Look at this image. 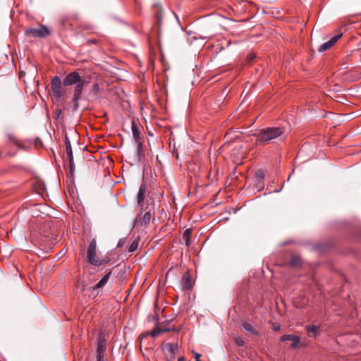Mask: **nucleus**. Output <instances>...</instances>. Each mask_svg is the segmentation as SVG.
<instances>
[{"instance_id":"obj_1","label":"nucleus","mask_w":361,"mask_h":361,"mask_svg":"<svg viewBox=\"0 0 361 361\" xmlns=\"http://www.w3.org/2000/svg\"><path fill=\"white\" fill-rule=\"evenodd\" d=\"M87 83L78 72L73 71L68 73L63 80L64 86L75 85L74 87L73 96L72 98V111L75 112L79 107V102L82 98V92L84 85Z\"/></svg>"},{"instance_id":"obj_2","label":"nucleus","mask_w":361,"mask_h":361,"mask_svg":"<svg viewBox=\"0 0 361 361\" xmlns=\"http://www.w3.org/2000/svg\"><path fill=\"white\" fill-rule=\"evenodd\" d=\"M286 129L284 127H270L263 128L259 130L256 135L257 140L264 145L268 144L274 139L282 137H286Z\"/></svg>"},{"instance_id":"obj_3","label":"nucleus","mask_w":361,"mask_h":361,"mask_svg":"<svg viewBox=\"0 0 361 361\" xmlns=\"http://www.w3.org/2000/svg\"><path fill=\"white\" fill-rule=\"evenodd\" d=\"M97 241L96 239H92L87 247V255H86V259L87 262L94 266L99 267L102 265L103 264H105L107 262V260L105 259H100L97 256Z\"/></svg>"},{"instance_id":"obj_4","label":"nucleus","mask_w":361,"mask_h":361,"mask_svg":"<svg viewBox=\"0 0 361 361\" xmlns=\"http://www.w3.org/2000/svg\"><path fill=\"white\" fill-rule=\"evenodd\" d=\"M97 241L96 239H92L87 247V255H86V259L87 262L94 266L99 267L102 265L103 264H105L107 262V260L105 259H100L97 256Z\"/></svg>"},{"instance_id":"obj_5","label":"nucleus","mask_w":361,"mask_h":361,"mask_svg":"<svg viewBox=\"0 0 361 361\" xmlns=\"http://www.w3.org/2000/svg\"><path fill=\"white\" fill-rule=\"evenodd\" d=\"M63 82L58 76H55L51 82V91L54 99L56 102L64 101L66 99V90L63 87Z\"/></svg>"},{"instance_id":"obj_6","label":"nucleus","mask_w":361,"mask_h":361,"mask_svg":"<svg viewBox=\"0 0 361 361\" xmlns=\"http://www.w3.org/2000/svg\"><path fill=\"white\" fill-rule=\"evenodd\" d=\"M150 201L151 203H149V200H147V206H144L143 208H141V210L145 212L142 219V224H144L146 226L149 224L152 215L154 214L155 213V206L154 204H152L153 200L151 199Z\"/></svg>"},{"instance_id":"obj_7","label":"nucleus","mask_w":361,"mask_h":361,"mask_svg":"<svg viewBox=\"0 0 361 361\" xmlns=\"http://www.w3.org/2000/svg\"><path fill=\"white\" fill-rule=\"evenodd\" d=\"M25 35L32 37L44 38L49 35V30L44 25H40L37 28H29L25 30Z\"/></svg>"},{"instance_id":"obj_8","label":"nucleus","mask_w":361,"mask_h":361,"mask_svg":"<svg viewBox=\"0 0 361 361\" xmlns=\"http://www.w3.org/2000/svg\"><path fill=\"white\" fill-rule=\"evenodd\" d=\"M154 15L156 18V24L158 27V33L160 32L161 24H162V12L163 9L161 6L157 3L153 5Z\"/></svg>"},{"instance_id":"obj_9","label":"nucleus","mask_w":361,"mask_h":361,"mask_svg":"<svg viewBox=\"0 0 361 361\" xmlns=\"http://www.w3.org/2000/svg\"><path fill=\"white\" fill-rule=\"evenodd\" d=\"M164 350L166 353L169 356L170 359H174L176 352L178 351V344L168 343L164 345Z\"/></svg>"},{"instance_id":"obj_10","label":"nucleus","mask_w":361,"mask_h":361,"mask_svg":"<svg viewBox=\"0 0 361 361\" xmlns=\"http://www.w3.org/2000/svg\"><path fill=\"white\" fill-rule=\"evenodd\" d=\"M147 191V186L145 184H142L140 187L138 194H137V203L140 206L141 208H143L145 206V199L146 197Z\"/></svg>"},{"instance_id":"obj_11","label":"nucleus","mask_w":361,"mask_h":361,"mask_svg":"<svg viewBox=\"0 0 361 361\" xmlns=\"http://www.w3.org/2000/svg\"><path fill=\"white\" fill-rule=\"evenodd\" d=\"M288 340H291V347L293 348H297L300 342V338L298 336L290 335V334H284L281 337V341H286Z\"/></svg>"},{"instance_id":"obj_12","label":"nucleus","mask_w":361,"mask_h":361,"mask_svg":"<svg viewBox=\"0 0 361 361\" xmlns=\"http://www.w3.org/2000/svg\"><path fill=\"white\" fill-rule=\"evenodd\" d=\"M181 286L183 289L189 290L192 288V282L188 272L185 273L182 276Z\"/></svg>"},{"instance_id":"obj_13","label":"nucleus","mask_w":361,"mask_h":361,"mask_svg":"<svg viewBox=\"0 0 361 361\" xmlns=\"http://www.w3.org/2000/svg\"><path fill=\"white\" fill-rule=\"evenodd\" d=\"M111 274V271H109V272H107L103 277L102 279L94 286L92 287V289L94 290H97V289H99V288H101L102 287H104L108 282L109 278H110V276Z\"/></svg>"},{"instance_id":"obj_14","label":"nucleus","mask_w":361,"mask_h":361,"mask_svg":"<svg viewBox=\"0 0 361 361\" xmlns=\"http://www.w3.org/2000/svg\"><path fill=\"white\" fill-rule=\"evenodd\" d=\"M106 350V340L102 336H99L97 349V356L102 355V354Z\"/></svg>"},{"instance_id":"obj_15","label":"nucleus","mask_w":361,"mask_h":361,"mask_svg":"<svg viewBox=\"0 0 361 361\" xmlns=\"http://www.w3.org/2000/svg\"><path fill=\"white\" fill-rule=\"evenodd\" d=\"M132 132L133 138L135 140V142H139V145H142L141 137L140 136V130L134 121H133L132 123Z\"/></svg>"},{"instance_id":"obj_16","label":"nucleus","mask_w":361,"mask_h":361,"mask_svg":"<svg viewBox=\"0 0 361 361\" xmlns=\"http://www.w3.org/2000/svg\"><path fill=\"white\" fill-rule=\"evenodd\" d=\"M66 154L69 161L70 164V173H73V170L74 168V162H73V151L71 147H68V149H66Z\"/></svg>"},{"instance_id":"obj_17","label":"nucleus","mask_w":361,"mask_h":361,"mask_svg":"<svg viewBox=\"0 0 361 361\" xmlns=\"http://www.w3.org/2000/svg\"><path fill=\"white\" fill-rule=\"evenodd\" d=\"M167 329H163L161 328H160L159 326H157L156 329H153L152 331H151L150 332H147L146 334H142V335H140V338L141 339L143 338V337L147 336V335H151L152 337H156L158 334H159L161 332H164V331H166Z\"/></svg>"},{"instance_id":"obj_18","label":"nucleus","mask_w":361,"mask_h":361,"mask_svg":"<svg viewBox=\"0 0 361 361\" xmlns=\"http://www.w3.org/2000/svg\"><path fill=\"white\" fill-rule=\"evenodd\" d=\"M308 336L310 337H316L319 332V327L315 325L308 326L306 327Z\"/></svg>"},{"instance_id":"obj_19","label":"nucleus","mask_w":361,"mask_h":361,"mask_svg":"<svg viewBox=\"0 0 361 361\" xmlns=\"http://www.w3.org/2000/svg\"><path fill=\"white\" fill-rule=\"evenodd\" d=\"M192 233V230L190 228L186 229L183 234V238L185 240V245L189 247L190 245V236Z\"/></svg>"},{"instance_id":"obj_20","label":"nucleus","mask_w":361,"mask_h":361,"mask_svg":"<svg viewBox=\"0 0 361 361\" xmlns=\"http://www.w3.org/2000/svg\"><path fill=\"white\" fill-rule=\"evenodd\" d=\"M290 264L293 267H298L301 264V258L298 255H293L290 257Z\"/></svg>"},{"instance_id":"obj_21","label":"nucleus","mask_w":361,"mask_h":361,"mask_svg":"<svg viewBox=\"0 0 361 361\" xmlns=\"http://www.w3.org/2000/svg\"><path fill=\"white\" fill-rule=\"evenodd\" d=\"M99 92V85L98 84H94L92 87V89L90 91L89 95L90 98H96L97 96V94Z\"/></svg>"},{"instance_id":"obj_22","label":"nucleus","mask_w":361,"mask_h":361,"mask_svg":"<svg viewBox=\"0 0 361 361\" xmlns=\"http://www.w3.org/2000/svg\"><path fill=\"white\" fill-rule=\"evenodd\" d=\"M243 329L245 331L250 332L253 335H257L258 334L257 331H256L250 323H247V322L243 323Z\"/></svg>"},{"instance_id":"obj_23","label":"nucleus","mask_w":361,"mask_h":361,"mask_svg":"<svg viewBox=\"0 0 361 361\" xmlns=\"http://www.w3.org/2000/svg\"><path fill=\"white\" fill-rule=\"evenodd\" d=\"M139 240H140V238L137 237L136 239H135L131 243V244H130V247L128 248V252H135L137 249Z\"/></svg>"},{"instance_id":"obj_24","label":"nucleus","mask_w":361,"mask_h":361,"mask_svg":"<svg viewBox=\"0 0 361 361\" xmlns=\"http://www.w3.org/2000/svg\"><path fill=\"white\" fill-rule=\"evenodd\" d=\"M332 46V44L328 41L324 44H322L318 49L319 52H324L328 49H329Z\"/></svg>"},{"instance_id":"obj_25","label":"nucleus","mask_w":361,"mask_h":361,"mask_svg":"<svg viewBox=\"0 0 361 361\" xmlns=\"http://www.w3.org/2000/svg\"><path fill=\"white\" fill-rule=\"evenodd\" d=\"M60 23L64 28H67L68 27H71L73 26L72 23H70L69 19L67 18H61Z\"/></svg>"},{"instance_id":"obj_26","label":"nucleus","mask_w":361,"mask_h":361,"mask_svg":"<svg viewBox=\"0 0 361 361\" xmlns=\"http://www.w3.org/2000/svg\"><path fill=\"white\" fill-rule=\"evenodd\" d=\"M342 35L343 33H339L338 35L331 37L329 42L332 44V46H334L336 42L342 37Z\"/></svg>"},{"instance_id":"obj_27","label":"nucleus","mask_w":361,"mask_h":361,"mask_svg":"<svg viewBox=\"0 0 361 361\" xmlns=\"http://www.w3.org/2000/svg\"><path fill=\"white\" fill-rule=\"evenodd\" d=\"M256 176L259 179H264V177H265V173L263 171H261V170H259L257 173H256Z\"/></svg>"},{"instance_id":"obj_28","label":"nucleus","mask_w":361,"mask_h":361,"mask_svg":"<svg viewBox=\"0 0 361 361\" xmlns=\"http://www.w3.org/2000/svg\"><path fill=\"white\" fill-rule=\"evenodd\" d=\"M235 343L238 346H243L244 345V341L243 340L240 338V337H238L235 339Z\"/></svg>"},{"instance_id":"obj_29","label":"nucleus","mask_w":361,"mask_h":361,"mask_svg":"<svg viewBox=\"0 0 361 361\" xmlns=\"http://www.w3.org/2000/svg\"><path fill=\"white\" fill-rule=\"evenodd\" d=\"M126 243V238H121L117 244L118 247H121Z\"/></svg>"},{"instance_id":"obj_30","label":"nucleus","mask_w":361,"mask_h":361,"mask_svg":"<svg viewBox=\"0 0 361 361\" xmlns=\"http://www.w3.org/2000/svg\"><path fill=\"white\" fill-rule=\"evenodd\" d=\"M65 145L66 149H68V147H71V142L67 136H66L65 137Z\"/></svg>"},{"instance_id":"obj_31","label":"nucleus","mask_w":361,"mask_h":361,"mask_svg":"<svg viewBox=\"0 0 361 361\" xmlns=\"http://www.w3.org/2000/svg\"><path fill=\"white\" fill-rule=\"evenodd\" d=\"M194 357L196 361H202L200 360L201 355L197 353H194Z\"/></svg>"},{"instance_id":"obj_32","label":"nucleus","mask_w":361,"mask_h":361,"mask_svg":"<svg viewBox=\"0 0 361 361\" xmlns=\"http://www.w3.org/2000/svg\"><path fill=\"white\" fill-rule=\"evenodd\" d=\"M61 113H62L61 109H56V114L57 118H59L61 116Z\"/></svg>"},{"instance_id":"obj_33","label":"nucleus","mask_w":361,"mask_h":361,"mask_svg":"<svg viewBox=\"0 0 361 361\" xmlns=\"http://www.w3.org/2000/svg\"><path fill=\"white\" fill-rule=\"evenodd\" d=\"M273 329H274V331H279V330L280 329V326H279V324H274L273 325Z\"/></svg>"},{"instance_id":"obj_34","label":"nucleus","mask_w":361,"mask_h":361,"mask_svg":"<svg viewBox=\"0 0 361 361\" xmlns=\"http://www.w3.org/2000/svg\"><path fill=\"white\" fill-rule=\"evenodd\" d=\"M97 361H104L103 355L97 356Z\"/></svg>"},{"instance_id":"obj_35","label":"nucleus","mask_w":361,"mask_h":361,"mask_svg":"<svg viewBox=\"0 0 361 361\" xmlns=\"http://www.w3.org/2000/svg\"><path fill=\"white\" fill-rule=\"evenodd\" d=\"M8 138L11 140H13V142H16L15 139H14V137L13 135H8Z\"/></svg>"},{"instance_id":"obj_36","label":"nucleus","mask_w":361,"mask_h":361,"mask_svg":"<svg viewBox=\"0 0 361 361\" xmlns=\"http://www.w3.org/2000/svg\"><path fill=\"white\" fill-rule=\"evenodd\" d=\"M184 360V357H180L178 359V361H183Z\"/></svg>"},{"instance_id":"obj_37","label":"nucleus","mask_w":361,"mask_h":361,"mask_svg":"<svg viewBox=\"0 0 361 361\" xmlns=\"http://www.w3.org/2000/svg\"><path fill=\"white\" fill-rule=\"evenodd\" d=\"M72 20H76L77 19V16H74L73 17L71 18Z\"/></svg>"},{"instance_id":"obj_38","label":"nucleus","mask_w":361,"mask_h":361,"mask_svg":"<svg viewBox=\"0 0 361 361\" xmlns=\"http://www.w3.org/2000/svg\"><path fill=\"white\" fill-rule=\"evenodd\" d=\"M137 144V146H138V149H141V147H142V145H139V142H136Z\"/></svg>"},{"instance_id":"obj_39","label":"nucleus","mask_w":361,"mask_h":361,"mask_svg":"<svg viewBox=\"0 0 361 361\" xmlns=\"http://www.w3.org/2000/svg\"><path fill=\"white\" fill-rule=\"evenodd\" d=\"M254 58H255V56H250V60H252V59H254Z\"/></svg>"}]
</instances>
